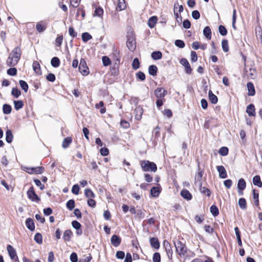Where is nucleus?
I'll list each match as a JSON object with an SVG mask.
<instances>
[{
  "instance_id": "1",
  "label": "nucleus",
  "mask_w": 262,
  "mask_h": 262,
  "mask_svg": "<svg viewBox=\"0 0 262 262\" xmlns=\"http://www.w3.org/2000/svg\"><path fill=\"white\" fill-rule=\"evenodd\" d=\"M21 49L19 47L15 48L9 54L7 60V64L9 67H14L19 60L21 56Z\"/></svg>"
},
{
  "instance_id": "2",
  "label": "nucleus",
  "mask_w": 262,
  "mask_h": 262,
  "mask_svg": "<svg viewBox=\"0 0 262 262\" xmlns=\"http://www.w3.org/2000/svg\"><path fill=\"white\" fill-rule=\"evenodd\" d=\"M141 167L144 171L156 172L157 170L156 164L152 162L143 160L140 162Z\"/></svg>"
},
{
  "instance_id": "3",
  "label": "nucleus",
  "mask_w": 262,
  "mask_h": 262,
  "mask_svg": "<svg viewBox=\"0 0 262 262\" xmlns=\"http://www.w3.org/2000/svg\"><path fill=\"white\" fill-rule=\"evenodd\" d=\"M126 46L132 52H134L136 48V42L135 34L132 32L127 35Z\"/></svg>"
},
{
  "instance_id": "4",
  "label": "nucleus",
  "mask_w": 262,
  "mask_h": 262,
  "mask_svg": "<svg viewBox=\"0 0 262 262\" xmlns=\"http://www.w3.org/2000/svg\"><path fill=\"white\" fill-rule=\"evenodd\" d=\"M174 245L176 252L180 256H184L186 254L187 249L185 244L178 240L174 242Z\"/></svg>"
},
{
  "instance_id": "5",
  "label": "nucleus",
  "mask_w": 262,
  "mask_h": 262,
  "mask_svg": "<svg viewBox=\"0 0 262 262\" xmlns=\"http://www.w3.org/2000/svg\"><path fill=\"white\" fill-rule=\"evenodd\" d=\"M79 71L83 76H86L89 74V68L87 67L85 60L81 58L79 65Z\"/></svg>"
},
{
  "instance_id": "6",
  "label": "nucleus",
  "mask_w": 262,
  "mask_h": 262,
  "mask_svg": "<svg viewBox=\"0 0 262 262\" xmlns=\"http://www.w3.org/2000/svg\"><path fill=\"white\" fill-rule=\"evenodd\" d=\"M24 170L29 174H41L43 172L44 167L42 166L36 167H24Z\"/></svg>"
},
{
  "instance_id": "7",
  "label": "nucleus",
  "mask_w": 262,
  "mask_h": 262,
  "mask_svg": "<svg viewBox=\"0 0 262 262\" xmlns=\"http://www.w3.org/2000/svg\"><path fill=\"white\" fill-rule=\"evenodd\" d=\"M180 63L185 67V72L187 74H190L192 72V69L188 61V60L184 58H182L180 60Z\"/></svg>"
},
{
  "instance_id": "8",
  "label": "nucleus",
  "mask_w": 262,
  "mask_h": 262,
  "mask_svg": "<svg viewBox=\"0 0 262 262\" xmlns=\"http://www.w3.org/2000/svg\"><path fill=\"white\" fill-rule=\"evenodd\" d=\"M246 186V183L245 180L241 178L238 180L237 183L238 194L239 195H243V190Z\"/></svg>"
},
{
  "instance_id": "9",
  "label": "nucleus",
  "mask_w": 262,
  "mask_h": 262,
  "mask_svg": "<svg viewBox=\"0 0 262 262\" xmlns=\"http://www.w3.org/2000/svg\"><path fill=\"white\" fill-rule=\"evenodd\" d=\"M154 94L157 98H164L167 95V91L163 88H158L155 90Z\"/></svg>"
},
{
  "instance_id": "10",
  "label": "nucleus",
  "mask_w": 262,
  "mask_h": 262,
  "mask_svg": "<svg viewBox=\"0 0 262 262\" xmlns=\"http://www.w3.org/2000/svg\"><path fill=\"white\" fill-rule=\"evenodd\" d=\"M163 246L165 249L168 257L169 258L171 259L172 255V250L171 245L168 241L165 240L163 242Z\"/></svg>"
},
{
  "instance_id": "11",
  "label": "nucleus",
  "mask_w": 262,
  "mask_h": 262,
  "mask_svg": "<svg viewBox=\"0 0 262 262\" xmlns=\"http://www.w3.org/2000/svg\"><path fill=\"white\" fill-rule=\"evenodd\" d=\"M203 171H199L195 174L194 180H195V185L199 187H201L202 185V178L203 176Z\"/></svg>"
},
{
  "instance_id": "12",
  "label": "nucleus",
  "mask_w": 262,
  "mask_h": 262,
  "mask_svg": "<svg viewBox=\"0 0 262 262\" xmlns=\"http://www.w3.org/2000/svg\"><path fill=\"white\" fill-rule=\"evenodd\" d=\"M143 113V109L140 106H137L134 110L135 117L137 120H140Z\"/></svg>"
},
{
  "instance_id": "13",
  "label": "nucleus",
  "mask_w": 262,
  "mask_h": 262,
  "mask_svg": "<svg viewBox=\"0 0 262 262\" xmlns=\"http://www.w3.org/2000/svg\"><path fill=\"white\" fill-rule=\"evenodd\" d=\"M216 169L219 173V177L220 178L225 179L227 178V172L225 167L223 166H217Z\"/></svg>"
},
{
  "instance_id": "14",
  "label": "nucleus",
  "mask_w": 262,
  "mask_h": 262,
  "mask_svg": "<svg viewBox=\"0 0 262 262\" xmlns=\"http://www.w3.org/2000/svg\"><path fill=\"white\" fill-rule=\"evenodd\" d=\"M47 23L43 21H40L36 24V28L39 33L44 32L47 28Z\"/></svg>"
},
{
  "instance_id": "15",
  "label": "nucleus",
  "mask_w": 262,
  "mask_h": 262,
  "mask_svg": "<svg viewBox=\"0 0 262 262\" xmlns=\"http://www.w3.org/2000/svg\"><path fill=\"white\" fill-rule=\"evenodd\" d=\"M121 242V238L117 235H113L111 239V244L115 247H117L120 244Z\"/></svg>"
},
{
  "instance_id": "16",
  "label": "nucleus",
  "mask_w": 262,
  "mask_h": 262,
  "mask_svg": "<svg viewBox=\"0 0 262 262\" xmlns=\"http://www.w3.org/2000/svg\"><path fill=\"white\" fill-rule=\"evenodd\" d=\"M247 87L248 89V95L253 96L255 94V90L254 84L251 82H248L247 83Z\"/></svg>"
},
{
  "instance_id": "17",
  "label": "nucleus",
  "mask_w": 262,
  "mask_h": 262,
  "mask_svg": "<svg viewBox=\"0 0 262 262\" xmlns=\"http://www.w3.org/2000/svg\"><path fill=\"white\" fill-rule=\"evenodd\" d=\"M7 249L9 255L11 259H13L15 258V257H16L17 259H18L16 251L12 246L10 245H8Z\"/></svg>"
},
{
  "instance_id": "18",
  "label": "nucleus",
  "mask_w": 262,
  "mask_h": 262,
  "mask_svg": "<svg viewBox=\"0 0 262 262\" xmlns=\"http://www.w3.org/2000/svg\"><path fill=\"white\" fill-rule=\"evenodd\" d=\"M255 110L254 104H250L247 107L246 113L250 117H254L255 116Z\"/></svg>"
},
{
  "instance_id": "19",
  "label": "nucleus",
  "mask_w": 262,
  "mask_h": 262,
  "mask_svg": "<svg viewBox=\"0 0 262 262\" xmlns=\"http://www.w3.org/2000/svg\"><path fill=\"white\" fill-rule=\"evenodd\" d=\"M26 225L27 227L31 231L35 230V225L33 219L28 218L26 221Z\"/></svg>"
},
{
  "instance_id": "20",
  "label": "nucleus",
  "mask_w": 262,
  "mask_h": 262,
  "mask_svg": "<svg viewBox=\"0 0 262 262\" xmlns=\"http://www.w3.org/2000/svg\"><path fill=\"white\" fill-rule=\"evenodd\" d=\"M150 244L151 246L156 249H158L160 248V243L158 239L156 237H151L149 240Z\"/></svg>"
},
{
  "instance_id": "21",
  "label": "nucleus",
  "mask_w": 262,
  "mask_h": 262,
  "mask_svg": "<svg viewBox=\"0 0 262 262\" xmlns=\"http://www.w3.org/2000/svg\"><path fill=\"white\" fill-rule=\"evenodd\" d=\"M13 139V135L10 129H7L6 132V141L8 143H11Z\"/></svg>"
},
{
  "instance_id": "22",
  "label": "nucleus",
  "mask_w": 262,
  "mask_h": 262,
  "mask_svg": "<svg viewBox=\"0 0 262 262\" xmlns=\"http://www.w3.org/2000/svg\"><path fill=\"white\" fill-rule=\"evenodd\" d=\"M73 235V233L71 230H66L63 233V239L65 242H69Z\"/></svg>"
},
{
  "instance_id": "23",
  "label": "nucleus",
  "mask_w": 262,
  "mask_h": 262,
  "mask_svg": "<svg viewBox=\"0 0 262 262\" xmlns=\"http://www.w3.org/2000/svg\"><path fill=\"white\" fill-rule=\"evenodd\" d=\"M158 20V18L156 16L150 17L148 20V26L149 28H152L155 27Z\"/></svg>"
},
{
  "instance_id": "24",
  "label": "nucleus",
  "mask_w": 262,
  "mask_h": 262,
  "mask_svg": "<svg viewBox=\"0 0 262 262\" xmlns=\"http://www.w3.org/2000/svg\"><path fill=\"white\" fill-rule=\"evenodd\" d=\"M126 6L125 0H118L116 10L119 11H122L125 9Z\"/></svg>"
},
{
  "instance_id": "25",
  "label": "nucleus",
  "mask_w": 262,
  "mask_h": 262,
  "mask_svg": "<svg viewBox=\"0 0 262 262\" xmlns=\"http://www.w3.org/2000/svg\"><path fill=\"white\" fill-rule=\"evenodd\" d=\"M203 34L208 39L211 38V30L209 26H206L203 30Z\"/></svg>"
},
{
  "instance_id": "26",
  "label": "nucleus",
  "mask_w": 262,
  "mask_h": 262,
  "mask_svg": "<svg viewBox=\"0 0 262 262\" xmlns=\"http://www.w3.org/2000/svg\"><path fill=\"white\" fill-rule=\"evenodd\" d=\"M158 68L155 65H150L148 67V73L149 75L155 76L157 75Z\"/></svg>"
},
{
  "instance_id": "27",
  "label": "nucleus",
  "mask_w": 262,
  "mask_h": 262,
  "mask_svg": "<svg viewBox=\"0 0 262 262\" xmlns=\"http://www.w3.org/2000/svg\"><path fill=\"white\" fill-rule=\"evenodd\" d=\"M208 96L209 99L212 103L216 104L217 102L218 98L217 96L215 95L211 90L209 91Z\"/></svg>"
},
{
  "instance_id": "28",
  "label": "nucleus",
  "mask_w": 262,
  "mask_h": 262,
  "mask_svg": "<svg viewBox=\"0 0 262 262\" xmlns=\"http://www.w3.org/2000/svg\"><path fill=\"white\" fill-rule=\"evenodd\" d=\"M253 183L254 185L261 187L262 186V182L260 177L258 175H256L253 178Z\"/></svg>"
},
{
  "instance_id": "29",
  "label": "nucleus",
  "mask_w": 262,
  "mask_h": 262,
  "mask_svg": "<svg viewBox=\"0 0 262 262\" xmlns=\"http://www.w3.org/2000/svg\"><path fill=\"white\" fill-rule=\"evenodd\" d=\"M161 191L159 187H153L150 190L151 196H158Z\"/></svg>"
},
{
  "instance_id": "30",
  "label": "nucleus",
  "mask_w": 262,
  "mask_h": 262,
  "mask_svg": "<svg viewBox=\"0 0 262 262\" xmlns=\"http://www.w3.org/2000/svg\"><path fill=\"white\" fill-rule=\"evenodd\" d=\"M33 69L34 71L37 74H40V66L37 61H34L32 64Z\"/></svg>"
},
{
  "instance_id": "31",
  "label": "nucleus",
  "mask_w": 262,
  "mask_h": 262,
  "mask_svg": "<svg viewBox=\"0 0 262 262\" xmlns=\"http://www.w3.org/2000/svg\"><path fill=\"white\" fill-rule=\"evenodd\" d=\"M104 102L102 101H101L98 103L95 104L96 108L99 109L100 107V112L102 114L105 113L106 112V108L104 106Z\"/></svg>"
},
{
  "instance_id": "32",
  "label": "nucleus",
  "mask_w": 262,
  "mask_h": 262,
  "mask_svg": "<svg viewBox=\"0 0 262 262\" xmlns=\"http://www.w3.org/2000/svg\"><path fill=\"white\" fill-rule=\"evenodd\" d=\"M151 57L154 60H159L162 58V54L159 51H154L151 54Z\"/></svg>"
},
{
  "instance_id": "33",
  "label": "nucleus",
  "mask_w": 262,
  "mask_h": 262,
  "mask_svg": "<svg viewBox=\"0 0 262 262\" xmlns=\"http://www.w3.org/2000/svg\"><path fill=\"white\" fill-rule=\"evenodd\" d=\"M60 60L57 57H54L51 59V64L54 68H57L60 65Z\"/></svg>"
},
{
  "instance_id": "34",
  "label": "nucleus",
  "mask_w": 262,
  "mask_h": 262,
  "mask_svg": "<svg viewBox=\"0 0 262 262\" xmlns=\"http://www.w3.org/2000/svg\"><path fill=\"white\" fill-rule=\"evenodd\" d=\"M72 138L68 137L63 139V141L62 142V146L63 148H67L70 144L72 142Z\"/></svg>"
},
{
  "instance_id": "35",
  "label": "nucleus",
  "mask_w": 262,
  "mask_h": 262,
  "mask_svg": "<svg viewBox=\"0 0 262 262\" xmlns=\"http://www.w3.org/2000/svg\"><path fill=\"white\" fill-rule=\"evenodd\" d=\"M12 111L11 106L8 104H4L3 106V111L5 114H9Z\"/></svg>"
},
{
  "instance_id": "36",
  "label": "nucleus",
  "mask_w": 262,
  "mask_h": 262,
  "mask_svg": "<svg viewBox=\"0 0 262 262\" xmlns=\"http://www.w3.org/2000/svg\"><path fill=\"white\" fill-rule=\"evenodd\" d=\"M13 103L14 105V108L17 111L21 108L24 106V103L21 100H14Z\"/></svg>"
},
{
  "instance_id": "37",
  "label": "nucleus",
  "mask_w": 262,
  "mask_h": 262,
  "mask_svg": "<svg viewBox=\"0 0 262 262\" xmlns=\"http://www.w3.org/2000/svg\"><path fill=\"white\" fill-rule=\"evenodd\" d=\"M103 14V9L100 7H96L95 10L94 11V16H98V17H101Z\"/></svg>"
},
{
  "instance_id": "38",
  "label": "nucleus",
  "mask_w": 262,
  "mask_h": 262,
  "mask_svg": "<svg viewBox=\"0 0 262 262\" xmlns=\"http://www.w3.org/2000/svg\"><path fill=\"white\" fill-rule=\"evenodd\" d=\"M81 37L82 41L85 42L92 38V35L88 32L83 33Z\"/></svg>"
},
{
  "instance_id": "39",
  "label": "nucleus",
  "mask_w": 262,
  "mask_h": 262,
  "mask_svg": "<svg viewBox=\"0 0 262 262\" xmlns=\"http://www.w3.org/2000/svg\"><path fill=\"white\" fill-rule=\"evenodd\" d=\"M11 94L15 98H17L20 96L21 92L18 89L16 88H13L12 89Z\"/></svg>"
},
{
  "instance_id": "40",
  "label": "nucleus",
  "mask_w": 262,
  "mask_h": 262,
  "mask_svg": "<svg viewBox=\"0 0 262 262\" xmlns=\"http://www.w3.org/2000/svg\"><path fill=\"white\" fill-rule=\"evenodd\" d=\"M19 85L21 87V88L25 92H27L28 90L29 86L27 83L23 80H20L19 81Z\"/></svg>"
},
{
  "instance_id": "41",
  "label": "nucleus",
  "mask_w": 262,
  "mask_h": 262,
  "mask_svg": "<svg viewBox=\"0 0 262 262\" xmlns=\"http://www.w3.org/2000/svg\"><path fill=\"white\" fill-rule=\"evenodd\" d=\"M210 212L214 216H217L219 213V209L215 205H212L210 207Z\"/></svg>"
},
{
  "instance_id": "42",
  "label": "nucleus",
  "mask_w": 262,
  "mask_h": 262,
  "mask_svg": "<svg viewBox=\"0 0 262 262\" xmlns=\"http://www.w3.org/2000/svg\"><path fill=\"white\" fill-rule=\"evenodd\" d=\"M228 148L227 147L223 146L220 148L219 153L222 156H226L228 154Z\"/></svg>"
},
{
  "instance_id": "43",
  "label": "nucleus",
  "mask_w": 262,
  "mask_h": 262,
  "mask_svg": "<svg viewBox=\"0 0 262 262\" xmlns=\"http://www.w3.org/2000/svg\"><path fill=\"white\" fill-rule=\"evenodd\" d=\"M222 47L225 52L229 51L228 41L226 39H223L222 41Z\"/></svg>"
},
{
  "instance_id": "44",
  "label": "nucleus",
  "mask_w": 262,
  "mask_h": 262,
  "mask_svg": "<svg viewBox=\"0 0 262 262\" xmlns=\"http://www.w3.org/2000/svg\"><path fill=\"white\" fill-rule=\"evenodd\" d=\"M246 72L247 73V75L248 78L253 79L255 76L256 72L254 69L250 68L249 72L248 73L247 71H246Z\"/></svg>"
},
{
  "instance_id": "45",
  "label": "nucleus",
  "mask_w": 262,
  "mask_h": 262,
  "mask_svg": "<svg viewBox=\"0 0 262 262\" xmlns=\"http://www.w3.org/2000/svg\"><path fill=\"white\" fill-rule=\"evenodd\" d=\"M200 187V191L203 194L206 195L207 196H209L210 195L211 192L209 189L205 187H202V186Z\"/></svg>"
},
{
  "instance_id": "46",
  "label": "nucleus",
  "mask_w": 262,
  "mask_h": 262,
  "mask_svg": "<svg viewBox=\"0 0 262 262\" xmlns=\"http://www.w3.org/2000/svg\"><path fill=\"white\" fill-rule=\"evenodd\" d=\"M132 67L134 70H137L140 67V62L138 58H135L134 59L133 63H132Z\"/></svg>"
},
{
  "instance_id": "47",
  "label": "nucleus",
  "mask_w": 262,
  "mask_h": 262,
  "mask_svg": "<svg viewBox=\"0 0 262 262\" xmlns=\"http://www.w3.org/2000/svg\"><path fill=\"white\" fill-rule=\"evenodd\" d=\"M238 205L242 209L246 208V202L244 198H241L238 200Z\"/></svg>"
},
{
  "instance_id": "48",
  "label": "nucleus",
  "mask_w": 262,
  "mask_h": 262,
  "mask_svg": "<svg viewBox=\"0 0 262 262\" xmlns=\"http://www.w3.org/2000/svg\"><path fill=\"white\" fill-rule=\"evenodd\" d=\"M102 61L104 67H107L111 63L110 59L106 56H104L102 57Z\"/></svg>"
},
{
  "instance_id": "49",
  "label": "nucleus",
  "mask_w": 262,
  "mask_h": 262,
  "mask_svg": "<svg viewBox=\"0 0 262 262\" xmlns=\"http://www.w3.org/2000/svg\"><path fill=\"white\" fill-rule=\"evenodd\" d=\"M219 31L222 36H225L227 34L226 28L223 25H220L219 27Z\"/></svg>"
},
{
  "instance_id": "50",
  "label": "nucleus",
  "mask_w": 262,
  "mask_h": 262,
  "mask_svg": "<svg viewBox=\"0 0 262 262\" xmlns=\"http://www.w3.org/2000/svg\"><path fill=\"white\" fill-rule=\"evenodd\" d=\"M34 241L37 244H40L42 242V237L40 233H37L34 236Z\"/></svg>"
},
{
  "instance_id": "51",
  "label": "nucleus",
  "mask_w": 262,
  "mask_h": 262,
  "mask_svg": "<svg viewBox=\"0 0 262 262\" xmlns=\"http://www.w3.org/2000/svg\"><path fill=\"white\" fill-rule=\"evenodd\" d=\"M174 45L178 48H183L185 47V42L181 39H177L174 41Z\"/></svg>"
},
{
  "instance_id": "52",
  "label": "nucleus",
  "mask_w": 262,
  "mask_h": 262,
  "mask_svg": "<svg viewBox=\"0 0 262 262\" xmlns=\"http://www.w3.org/2000/svg\"><path fill=\"white\" fill-rule=\"evenodd\" d=\"M12 67L7 70V73L10 76H15L17 74V69L13 67Z\"/></svg>"
},
{
  "instance_id": "53",
  "label": "nucleus",
  "mask_w": 262,
  "mask_h": 262,
  "mask_svg": "<svg viewBox=\"0 0 262 262\" xmlns=\"http://www.w3.org/2000/svg\"><path fill=\"white\" fill-rule=\"evenodd\" d=\"M67 207L70 210H72L75 207V202L73 200H70L67 203Z\"/></svg>"
},
{
  "instance_id": "54",
  "label": "nucleus",
  "mask_w": 262,
  "mask_h": 262,
  "mask_svg": "<svg viewBox=\"0 0 262 262\" xmlns=\"http://www.w3.org/2000/svg\"><path fill=\"white\" fill-rule=\"evenodd\" d=\"M136 75V77L141 81H144L145 79V75L143 72L141 71H139L137 72Z\"/></svg>"
},
{
  "instance_id": "55",
  "label": "nucleus",
  "mask_w": 262,
  "mask_h": 262,
  "mask_svg": "<svg viewBox=\"0 0 262 262\" xmlns=\"http://www.w3.org/2000/svg\"><path fill=\"white\" fill-rule=\"evenodd\" d=\"M79 186L78 184H75L72 188V192L74 195H78L79 191Z\"/></svg>"
},
{
  "instance_id": "56",
  "label": "nucleus",
  "mask_w": 262,
  "mask_h": 262,
  "mask_svg": "<svg viewBox=\"0 0 262 262\" xmlns=\"http://www.w3.org/2000/svg\"><path fill=\"white\" fill-rule=\"evenodd\" d=\"M152 260L154 262H160L161 256L159 253L156 252L154 254Z\"/></svg>"
},
{
  "instance_id": "57",
  "label": "nucleus",
  "mask_w": 262,
  "mask_h": 262,
  "mask_svg": "<svg viewBox=\"0 0 262 262\" xmlns=\"http://www.w3.org/2000/svg\"><path fill=\"white\" fill-rule=\"evenodd\" d=\"M27 195L28 196H38V195L35 193L33 187H31L27 191Z\"/></svg>"
},
{
  "instance_id": "58",
  "label": "nucleus",
  "mask_w": 262,
  "mask_h": 262,
  "mask_svg": "<svg viewBox=\"0 0 262 262\" xmlns=\"http://www.w3.org/2000/svg\"><path fill=\"white\" fill-rule=\"evenodd\" d=\"M69 35L72 37H76L77 35V33L75 31L74 29L72 27H70L69 28Z\"/></svg>"
},
{
  "instance_id": "59",
  "label": "nucleus",
  "mask_w": 262,
  "mask_h": 262,
  "mask_svg": "<svg viewBox=\"0 0 262 262\" xmlns=\"http://www.w3.org/2000/svg\"><path fill=\"white\" fill-rule=\"evenodd\" d=\"M46 79L50 82H54L55 80L56 77L54 74L50 73L46 76Z\"/></svg>"
},
{
  "instance_id": "60",
  "label": "nucleus",
  "mask_w": 262,
  "mask_h": 262,
  "mask_svg": "<svg viewBox=\"0 0 262 262\" xmlns=\"http://www.w3.org/2000/svg\"><path fill=\"white\" fill-rule=\"evenodd\" d=\"M100 153L102 156H106L108 155L109 151L106 147H102L100 149Z\"/></svg>"
},
{
  "instance_id": "61",
  "label": "nucleus",
  "mask_w": 262,
  "mask_h": 262,
  "mask_svg": "<svg viewBox=\"0 0 262 262\" xmlns=\"http://www.w3.org/2000/svg\"><path fill=\"white\" fill-rule=\"evenodd\" d=\"M192 17L194 19H198L200 17V12L198 10H193L192 12Z\"/></svg>"
},
{
  "instance_id": "62",
  "label": "nucleus",
  "mask_w": 262,
  "mask_h": 262,
  "mask_svg": "<svg viewBox=\"0 0 262 262\" xmlns=\"http://www.w3.org/2000/svg\"><path fill=\"white\" fill-rule=\"evenodd\" d=\"M70 260L72 262H77L78 261V257L77 255L75 252H73L70 255Z\"/></svg>"
},
{
  "instance_id": "63",
  "label": "nucleus",
  "mask_w": 262,
  "mask_h": 262,
  "mask_svg": "<svg viewBox=\"0 0 262 262\" xmlns=\"http://www.w3.org/2000/svg\"><path fill=\"white\" fill-rule=\"evenodd\" d=\"M191 23L188 19H185L183 22V27L185 29H189L190 28Z\"/></svg>"
},
{
  "instance_id": "64",
  "label": "nucleus",
  "mask_w": 262,
  "mask_h": 262,
  "mask_svg": "<svg viewBox=\"0 0 262 262\" xmlns=\"http://www.w3.org/2000/svg\"><path fill=\"white\" fill-rule=\"evenodd\" d=\"M72 225L75 229H79L81 228V224L77 221H73L72 222Z\"/></svg>"
}]
</instances>
